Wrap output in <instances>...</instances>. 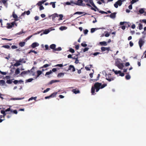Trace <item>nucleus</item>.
Segmentation results:
<instances>
[{"instance_id": "nucleus-43", "label": "nucleus", "mask_w": 146, "mask_h": 146, "mask_svg": "<svg viewBox=\"0 0 146 146\" xmlns=\"http://www.w3.org/2000/svg\"><path fill=\"white\" fill-rule=\"evenodd\" d=\"M99 12L100 13L102 14H108V13L107 12H105V11H99Z\"/></svg>"}, {"instance_id": "nucleus-45", "label": "nucleus", "mask_w": 146, "mask_h": 146, "mask_svg": "<svg viewBox=\"0 0 146 146\" xmlns=\"http://www.w3.org/2000/svg\"><path fill=\"white\" fill-rule=\"evenodd\" d=\"M45 50H46L50 49L49 48L48 45L47 44H46L45 45Z\"/></svg>"}, {"instance_id": "nucleus-44", "label": "nucleus", "mask_w": 146, "mask_h": 146, "mask_svg": "<svg viewBox=\"0 0 146 146\" xmlns=\"http://www.w3.org/2000/svg\"><path fill=\"white\" fill-rule=\"evenodd\" d=\"M69 51L72 53H74V50L72 48H70L69 49Z\"/></svg>"}, {"instance_id": "nucleus-31", "label": "nucleus", "mask_w": 146, "mask_h": 146, "mask_svg": "<svg viewBox=\"0 0 146 146\" xmlns=\"http://www.w3.org/2000/svg\"><path fill=\"white\" fill-rule=\"evenodd\" d=\"M125 78L126 80H129L131 76H130V75L128 74L125 76Z\"/></svg>"}, {"instance_id": "nucleus-15", "label": "nucleus", "mask_w": 146, "mask_h": 146, "mask_svg": "<svg viewBox=\"0 0 146 146\" xmlns=\"http://www.w3.org/2000/svg\"><path fill=\"white\" fill-rule=\"evenodd\" d=\"M39 46V44L37 42H34L32 44L31 46V47L33 48H34L36 46Z\"/></svg>"}, {"instance_id": "nucleus-52", "label": "nucleus", "mask_w": 146, "mask_h": 146, "mask_svg": "<svg viewBox=\"0 0 146 146\" xmlns=\"http://www.w3.org/2000/svg\"><path fill=\"white\" fill-rule=\"evenodd\" d=\"M84 34L86 35L88 33V31L87 29H86L85 30H84Z\"/></svg>"}, {"instance_id": "nucleus-39", "label": "nucleus", "mask_w": 146, "mask_h": 146, "mask_svg": "<svg viewBox=\"0 0 146 146\" xmlns=\"http://www.w3.org/2000/svg\"><path fill=\"white\" fill-rule=\"evenodd\" d=\"M139 12L140 13L142 14L144 13V11L143 9H141L139 10Z\"/></svg>"}, {"instance_id": "nucleus-6", "label": "nucleus", "mask_w": 146, "mask_h": 146, "mask_svg": "<svg viewBox=\"0 0 146 146\" xmlns=\"http://www.w3.org/2000/svg\"><path fill=\"white\" fill-rule=\"evenodd\" d=\"M122 0H118L114 4V6L116 8H117L118 6H121L122 4Z\"/></svg>"}, {"instance_id": "nucleus-17", "label": "nucleus", "mask_w": 146, "mask_h": 146, "mask_svg": "<svg viewBox=\"0 0 146 146\" xmlns=\"http://www.w3.org/2000/svg\"><path fill=\"white\" fill-rule=\"evenodd\" d=\"M117 67L119 69H122L124 67L123 64L121 63L117 65Z\"/></svg>"}, {"instance_id": "nucleus-46", "label": "nucleus", "mask_w": 146, "mask_h": 146, "mask_svg": "<svg viewBox=\"0 0 146 146\" xmlns=\"http://www.w3.org/2000/svg\"><path fill=\"white\" fill-rule=\"evenodd\" d=\"M100 54V52H97L95 53H94L93 54L95 56H96L98 54Z\"/></svg>"}, {"instance_id": "nucleus-49", "label": "nucleus", "mask_w": 146, "mask_h": 146, "mask_svg": "<svg viewBox=\"0 0 146 146\" xmlns=\"http://www.w3.org/2000/svg\"><path fill=\"white\" fill-rule=\"evenodd\" d=\"M49 32V30H45L44 32V34H47Z\"/></svg>"}, {"instance_id": "nucleus-23", "label": "nucleus", "mask_w": 146, "mask_h": 146, "mask_svg": "<svg viewBox=\"0 0 146 146\" xmlns=\"http://www.w3.org/2000/svg\"><path fill=\"white\" fill-rule=\"evenodd\" d=\"M22 62V60H21V59L19 60V62H17L15 63L14 64V66H17L20 65V64L19 63V62Z\"/></svg>"}, {"instance_id": "nucleus-21", "label": "nucleus", "mask_w": 146, "mask_h": 146, "mask_svg": "<svg viewBox=\"0 0 146 146\" xmlns=\"http://www.w3.org/2000/svg\"><path fill=\"white\" fill-rule=\"evenodd\" d=\"M5 82L3 80H0V85L1 86H3L5 84Z\"/></svg>"}, {"instance_id": "nucleus-40", "label": "nucleus", "mask_w": 146, "mask_h": 146, "mask_svg": "<svg viewBox=\"0 0 146 146\" xmlns=\"http://www.w3.org/2000/svg\"><path fill=\"white\" fill-rule=\"evenodd\" d=\"M52 73L51 70H50L49 72H47L45 74V76H46V75H48L51 74Z\"/></svg>"}, {"instance_id": "nucleus-59", "label": "nucleus", "mask_w": 146, "mask_h": 146, "mask_svg": "<svg viewBox=\"0 0 146 146\" xmlns=\"http://www.w3.org/2000/svg\"><path fill=\"white\" fill-rule=\"evenodd\" d=\"M129 45L130 46L132 47L133 46V43L132 42V41H130L129 43Z\"/></svg>"}, {"instance_id": "nucleus-25", "label": "nucleus", "mask_w": 146, "mask_h": 146, "mask_svg": "<svg viewBox=\"0 0 146 146\" xmlns=\"http://www.w3.org/2000/svg\"><path fill=\"white\" fill-rule=\"evenodd\" d=\"M60 81L59 80H52L50 82V84H52L53 83L56 82H58Z\"/></svg>"}, {"instance_id": "nucleus-30", "label": "nucleus", "mask_w": 146, "mask_h": 146, "mask_svg": "<svg viewBox=\"0 0 146 146\" xmlns=\"http://www.w3.org/2000/svg\"><path fill=\"white\" fill-rule=\"evenodd\" d=\"M1 47L8 49L10 48V46L8 45H3Z\"/></svg>"}, {"instance_id": "nucleus-37", "label": "nucleus", "mask_w": 146, "mask_h": 146, "mask_svg": "<svg viewBox=\"0 0 146 146\" xmlns=\"http://www.w3.org/2000/svg\"><path fill=\"white\" fill-rule=\"evenodd\" d=\"M139 29L140 30H141L143 29V25L139 23Z\"/></svg>"}, {"instance_id": "nucleus-22", "label": "nucleus", "mask_w": 146, "mask_h": 146, "mask_svg": "<svg viewBox=\"0 0 146 146\" xmlns=\"http://www.w3.org/2000/svg\"><path fill=\"white\" fill-rule=\"evenodd\" d=\"M25 44V42H20L19 43V45L20 46L23 47L24 46Z\"/></svg>"}, {"instance_id": "nucleus-61", "label": "nucleus", "mask_w": 146, "mask_h": 146, "mask_svg": "<svg viewBox=\"0 0 146 146\" xmlns=\"http://www.w3.org/2000/svg\"><path fill=\"white\" fill-rule=\"evenodd\" d=\"M55 66H59L60 67H62L63 66V65L62 64H57V65H55Z\"/></svg>"}, {"instance_id": "nucleus-53", "label": "nucleus", "mask_w": 146, "mask_h": 146, "mask_svg": "<svg viewBox=\"0 0 146 146\" xmlns=\"http://www.w3.org/2000/svg\"><path fill=\"white\" fill-rule=\"evenodd\" d=\"M22 99L21 98H11V100H21Z\"/></svg>"}, {"instance_id": "nucleus-5", "label": "nucleus", "mask_w": 146, "mask_h": 146, "mask_svg": "<svg viewBox=\"0 0 146 146\" xmlns=\"http://www.w3.org/2000/svg\"><path fill=\"white\" fill-rule=\"evenodd\" d=\"M106 79L109 82L114 80L115 79V78L111 76V74H109L108 75H106Z\"/></svg>"}, {"instance_id": "nucleus-24", "label": "nucleus", "mask_w": 146, "mask_h": 146, "mask_svg": "<svg viewBox=\"0 0 146 146\" xmlns=\"http://www.w3.org/2000/svg\"><path fill=\"white\" fill-rule=\"evenodd\" d=\"M42 72L40 70L37 71V75L36 76V78L40 76V75L42 74Z\"/></svg>"}, {"instance_id": "nucleus-7", "label": "nucleus", "mask_w": 146, "mask_h": 146, "mask_svg": "<svg viewBox=\"0 0 146 146\" xmlns=\"http://www.w3.org/2000/svg\"><path fill=\"white\" fill-rule=\"evenodd\" d=\"M90 4L91 5L94 7H92L91 8V9L93 10L94 11H99V9L94 4V3L93 2H92Z\"/></svg>"}, {"instance_id": "nucleus-48", "label": "nucleus", "mask_w": 146, "mask_h": 146, "mask_svg": "<svg viewBox=\"0 0 146 146\" xmlns=\"http://www.w3.org/2000/svg\"><path fill=\"white\" fill-rule=\"evenodd\" d=\"M50 90V88H47L45 90H44L43 91V92L44 93H46L49 91Z\"/></svg>"}, {"instance_id": "nucleus-18", "label": "nucleus", "mask_w": 146, "mask_h": 146, "mask_svg": "<svg viewBox=\"0 0 146 146\" xmlns=\"http://www.w3.org/2000/svg\"><path fill=\"white\" fill-rule=\"evenodd\" d=\"M116 14V13L114 12L113 13L110 15V18H114L115 17Z\"/></svg>"}, {"instance_id": "nucleus-50", "label": "nucleus", "mask_w": 146, "mask_h": 146, "mask_svg": "<svg viewBox=\"0 0 146 146\" xmlns=\"http://www.w3.org/2000/svg\"><path fill=\"white\" fill-rule=\"evenodd\" d=\"M81 45L82 46H83V47H86L87 46V44H85V43H82L81 44Z\"/></svg>"}, {"instance_id": "nucleus-10", "label": "nucleus", "mask_w": 146, "mask_h": 146, "mask_svg": "<svg viewBox=\"0 0 146 146\" xmlns=\"http://www.w3.org/2000/svg\"><path fill=\"white\" fill-rule=\"evenodd\" d=\"M15 23V21L11 23H7V28L8 29H11L13 27Z\"/></svg>"}, {"instance_id": "nucleus-2", "label": "nucleus", "mask_w": 146, "mask_h": 146, "mask_svg": "<svg viewBox=\"0 0 146 146\" xmlns=\"http://www.w3.org/2000/svg\"><path fill=\"white\" fill-rule=\"evenodd\" d=\"M83 1L82 0H78L76 2H74L73 1H71V3L72 4H73L76 5L78 6H85V4H83Z\"/></svg>"}, {"instance_id": "nucleus-34", "label": "nucleus", "mask_w": 146, "mask_h": 146, "mask_svg": "<svg viewBox=\"0 0 146 146\" xmlns=\"http://www.w3.org/2000/svg\"><path fill=\"white\" fill-rule=\"evenodd\" d=\"M62 50V48L61 47H59L57 48H56L55 49V50L54 51H60Z\"/></svg>"}, {"instance_id": "nucleus-57", "label": "nucleus", "mask_w": 146, "mask_h": 146, "mask_svg": "<svg viewBox=\"0 0 146 146\" xmlns=\"http://www.w3.org/2000/svg\"><path fill=\"white\" fill-rule=\"evenodd\" d=\"M83 14V12H77L75 13V14H78L81 15Z\"/></svg>"}, {"instance_id": "nucleus-58", "label": "nucleus", "mask_w": 146, "mask_h": 146, "mask_svg": "<svg viewBox=\"0 0 146 146\" xmlns=\"http://www.w3.org/2000/svg\"><path fill=\"white\" fill-rule=\"evenodd\" d=\"M44 9V7L42 5H41V6H40L39 9L40 11Z\"/></svg>"}, {"instance_id": "nucleus-11", "label": "nucleus", "mask_w": 146, "mask_h": 146, "mask_svg": "<svg viewBox=\"0 0 146 146\" xmlns=\"http://www.w3.org/2000/svg\"><path fill=\"white\" fill-rule=\"evenodd\" d=\"M101 49L102 51V52L106 50H107L108 51V52L110 50V47H102L101 48Z\"/></svg>"}, {"instance_id": "nucleus-38", "label": "nucleus", "mask_w": 146, "mask_h": 146, "mask_svg": "<svg viewBox=\"0 0 146 146\" xmlns=\"http://www.w3.org/2000/svg\"><path fill=\"white\" fill-rule=\"evenodd\" d=\"M36 98H37V97H31V98H30L29 99V101L30 100H33V99L35 100L36 99Z\"/></svg>"}, {"instance_id": "nucleus-4", "label": "nucleus", "mask_w": 146, "mask_h": 146, "mask_svg": "<svg viewBox=\"0 0 146 146\" xmlns=\"http://www.w3.org/2000/svg\"><path fill=\"white\" fill-rule=\"evenodd\" d=\"M50 16H51L52 17V19L53 21H54V19L56 17H58V15L56 13H55L54 14H52ZM59 16L60 17V18H59V20H61L62 19V18L63 17V16L62 14H60L59 15Z\"/></svg>"}, {"instance_id": "nucleus-36", "label": "nucleus", "mask_w": 146, "mask_h": 146, "mask_svg": "<svg viewBox=\"0 0 146 146\" xmlns=\"http://www.w3.org/2000/svg\"><path fill=\"white\" fill-rule=\"evenodd\" d=\"M35 68V67H33L31 69V70H30V72H31L33 73L32 74H33V76H34L35 74V72H33V70Z\"/></svg>"}, {"instance_id": "nucleus-29", "label": "nucleus", "mask_w": 146, "mask_h": 146, "mask_svg": "<svg viewBox=\"0 0 146 146\" xmlns=\"http://www.w3.org/2000/svg\"><path fill=\"white\" fill-rule=\"evenodd\" d=\"M64 73H60L58 74L57 77L58 78L60 77L64 76Z\"/></svg>"}, {"instance_id": "nucleus-28", "label": "nucleus", "mask_w": 146, "mask_h": 146, "mask_svg": "<svg viewBox=\"0 0 146 146\" xmlns=\"http://www.w3.org/2000/svg\"><path fill=\"white\" fill-rule=\"evenodd\" d=\"M57 94V92H54L50 95V96L51 97H54L56 96Z\"/></svg>"}, {"instance_id": "nucleus-3", "label": "nucleus", "mask_w": 146, "mask_h": 146, "mask_svg": "<svg viewBox=\"0 0 146 146\" xmlns=\"http://www.w3.org/2000/svg\"><path fill=\"white\" fill-rule=\"evenodd\" d=\"M145 43V40L144 38V37L143 38H139L138 41V44L141 49V47L144 45Z\"/></svg>"}, {"instance_id": "nucleus-55", "label": "nucleus", "mask_w": 146, "mask_h": 146, "mask_svg": "<svg viewBox=\"0 0 146 146\" xmlns=\"http://www.w3.org/2000/svg\"><path fill=\"white\" fill-rule=\"evenodd\" d=\"M25 33L23 32V31H22V32H20L19 33H17L16 34V35H21L22 33Z\"/></svg>"}, {"instance_id": "nucleus-14", "label": "nucleus", "mask_w": 146, "mask_h": 146, "mask_svg": "<svg viewBox=\"0 0 146 146\" xmlns=\"http://www.w3.org/2000/svg\"><path fill=\"white\" fill-rule=\"evenodd\" d=\"M30 72V71L29 70H28L27 71H25L22 72L20 74V75L22 76L23 75H25L27 74Z\"/></svg>"}, {"instance_id": "nucleus-9", "label": "nucleus", "mask_w": 146, "mask_h": 146, "mask_svg": "<svg viewBox=\"0 0 146 146\" xmlns=\"http://www.w3.org/2000/svg\"><path fill=\"white\" fill-rule=\"evenodd\" d=\"M90 4L91 5L94 7H92L91 8V9L93 10L94 11H99V9L94 4V3L93 2H92Z\"/></svg>"}, {"instance_id": "nucleus-42", "label": "nucleus", "mask_w": 146, "mask_h": 146, "mask_svg": "<svg viewBox=\"0 0 146 146\" xmlns=\"http://www.w3.org/2000/svg\"><path fill=\"white\" fill-rule=\"evenodd\" d=\"M97 29L96 28H93L91 29V33H94L96 30V29Z\"/></svg>"}, {"instance_id": "nucleus-16", "label": "nucleus", "mask_w": 146, "mask_h": 146, "mask_svg": "<svg viewBox=\"0 0 146 146\" xmlns=\"http://www.w3.org/2000/svg\"><path fill=\"white\" fill-rule=\"evenodd\" d=\"M56 45L54 44H52L50 45V48L52 49L54 51L56 49Z\"/></svg>"}, {"instance_id": "nucleus-35", "label": "nucleus", "mask_w": 146, "mask_h": 146, "mask_svg": "<svg viewBox=\"0 0 146 146\" xmlns=\"http://www.w3.org/2000/svg\"><path fill=\"white\" fill-rule=\"evenodd\" d=\"M5 112H7V111H10L12 113L13 112V110H11L10 108H9L8 109H6L5 110Z\"/></svg>"}, {"instance_id": "nucleus-54", "label": "nucleus", "mask_w": 146, "mask_h": 146, "mask_svg": "<svg viewBox=\"0 0 146 146\" xmlns=\"http://www.w3.org/2000/svg\"><path fill=\"white\" fill-rule=\"evenodd\" d=\"M89 49V48L88 47L85 48L83 50V52H85L86 51H88V50Z\"/></svg>"}, {"instance_id": "nucleus-51", "label": "nucleus", "mask_w": 146, "mask_h": 146, "mask_svg": "<svg viewBox=\"0 0 146 146\" xmlns=\"http://www.w3.org/2000/svg\"><path fill=\"white\" fill-rule=\"evenodd\" d=\"M49 65L48 64H44L43 66L42 67V68H46L48 67V66H49Z\"/></svg>"}, {"instance_id": "nucleus-20", "label": "nucleus", "mask_w": 146, "mask_h": 146, "mask_svg": "<svg viewBox=\"0 0 146 146\" xmlns=\"http://www.w3.org/2000/svg\"><path fill=\"white\" fill-rule=\"evenodd\" d=\"M72 92L75 94L79 93L80 91L79 90H77L76 89H74L72 90Z\"/></svg>"}, {"instance_id": "nucleus-63", "label": "nucleus", "mask_w": 146, "mask_h": 146, "mask_svg": "<svg viewBox=\"0 0 146 146\" xmlns=\"http://www.w3.org/2000/svg\"><path fill=\"white\" fill-rule=\"evenodd\" d=\"M2 2L3 4L5 5L6 4L7 1L5 0H2Z\"/></svg>"}, {"instance_id": "nucleus-26", "label": "nucleus", "mask_w": 146, "mask_h": 146, "mask_svg": "<svg viewBox=\"0 0 146 146\" xmlns=\"http://www.w3.org/2000/svg\"><path fill=\"white\" fill-rule=\"evenodd\" d=\"M23 81H22V80H20L19 81H18L17 80H15L13 82L15 84H17L18 82H23Z\"/></svg>"}, {"instance_id": "nucleus-41", "label": "nucleus", "mask_w": 146, "mask_h": 146, "mask_svg": "<svg viewBox=\"0 0 146 146\" xmlns=\"http://www.w3.org/2000/svg\"><path fill=\"white\" fill-rule=\"evenodd\" d=\"M55 2H51L50 4H52V7L53 8H55Z\"/></svg>"}, {"instance_id": "nucleus-56", "label": "nucleus", "mask_w": 146, "mask_h": 146, "mask_svg": "<svg viewBox=\"0 0 146 146\" xmlns=\"http://www.w3.org/2000/svg\"><path fill=\"white\" fill-rule=\"evenodd\" d=\"M11 48L13 49H16L17 48V47L15 45H12L11 46Z\"/></svg>"}, {"instance_id": "nucleus-64", "label": "nucleus", "mask_w": 146, "mask_h": 146, "mask_svg": "<svg viewBox=\"0 0 146 146\" xmlns=\"http://www.w3.org/2000/svg\"><path fill=\"white\" fill-rule=\"evenodd\" d=\"M33 80V78H29L27 80V81L28 82H31Z\"/></svg>"}, {"instance_id": "nucleus-33", "label": "nucleus", "mask_w": 146, "mask_h": 146, "mask_svg": "<svg viewBox=\"0 0 146 146\" xmlns=\"http://www.w3.org/2000/svg\"><path fill=\"white\" fill-rule=\"evenodd\" d=\"M20 73V71L19 68H17L15 70V73L16 74H18Z\"/></svg>"}, {"instance_id": "nucleus-19", "label": "nucleus", "mask_w": 146, "mask_h": 146, "mask_svg": "<svg viewBox=\"0 0 146 146\" xmlns=\"http://www.w3.org/2000/svg\"><path fill=\"white\" fill-rule=\"evenodd\" d=\"M100 44L102 46H106L107 45V42L106 41H102L100 42Z\"/></svg>"}, {"instance_id": "nucleus-32", "label": "nucleus", "mask_w": 146, "mask_h": 146, "mask_svg": "<svg viewBox=\"0 0 146 146\" xmlns=\"http://www.w3.org/2000/svg\"><path fill=\"white\" fill-rule=\"evenodd\" d=\"M13 80V79L7 80L6 81V83L8 84H11L12 83V82H13L12 80Z\"/></svg>"}, {"instance_id": "nucleus-27", "label": "nucleus", "mask_w": 146, "mask_h": 146, "mask_svg": "<svg viewBox=\"0 0 146 146\" xmlns=\"http://www.w3.org/2000/svg\"><path fill=\"white\" fill-rule=\"evenodd\" d=\"M112 71L115 74H119V73H121L120 71H117L115 70L114 69L112 70Z\"/></svg>"}, {"instance_id": "nucleus-1", "label": "nucleus", "mask_w": 146, "mask_h": 146, "mask_svg": "<svg viewBox=\"0 0 146 146\" xmlns=\"http://www.w3.org/2000/svg\"><path fill=\"white\" fill-rule=\"evenodd\" d=\"M107 86L106 84H102L101 83L97 82L94 85V86H92L91 91L92 94H95V89H96V92H98L100 89H102Z\"/></svg>"}, {"instance_id": "nucleus-8", "label": "nucleus", "mask_w": 146, "mask_h": 146, "mask_svg": "<svg viewBox=\"0 0 146 146\" xmlns=\"http://www.w3.org/2000/svg\"><path fill=\"white\" fill-rule=\"evenodd\" d=\"M90 4L91 5L94 7H92L91 8V9L93 10L94 11H99V9L94 4V3L93 2H92Z\"/></svg>"}, {"instance_id": "nucleus-62", "label": "nucleus", "mask_w": 146, "mask_h": 146, "mask_svg": "<svg viewBox=\"0 0 146 146\" xmlns=\"http://www.w3.org/2000/svg\"><path fill=\"white\" fill-rule=\"evenodd\" d=\"M42 3L41 1H39L37 4V5L38 6H40L42 5Z\"/></svg>"}, {"instance_id": "nucleus-60", "label": "nucleus", "mask_w": 146, "mask_h": 146, "mask_svg": "<svg viewBox=\"0 0 146 146\" xmlns=\"http://www.w3.org/2000/svg\"><path fill=\"white\" fill-rule=\"evenodd\" d=\"M119 76H124L125 74L123 73H121H121H119Z\"/></svg>"}, {"instance_id": "nucleus-47", "label": "nucleus", "mask_w": 146, "mask_h": 146, "mask_svg": "<svg viewBox=\"0 0 146 146\" xmlns=\"http://www.w3.org/2000/svg\"><path fill=\"white\" fill-rule=\"evenodd\" d=\"M31 52H34L35 54H36L37 53V52L36 51L33 50H30V51L28 52V53L29 54Z\"/></svg>"}, {"instance_id": "nucleus-13", "label": "nucleus", "mask_w": 146, "mask_h": 146, "mask_svg": "<svg viewBox=\"0 0 146 146\" xmlns=\"http://www.w3.org/2000/svg\"><path fill=\"white\" fill-rule=\"evenodd\" d=\"M72 69V72H74L75 71V68L72 65H70L69 66L68 70H70L71 69Z\"/></svg>"}, {"instance_id": "nucleus-12", "label": "nucleus", "mask_w": 146, "mask_h": 146, "mask_svg": "<svg viewBox=\"0 0 146 146\" xmlns=\"http://www.w3.org/2000/svg\"><path fill=\"white\" fill-rule=\"evenodd\" d=\"M12 15L13 17L15 19V21H17L19 20L17 15L14 12L13 13Z\"/></svg>"}]
</instances>
